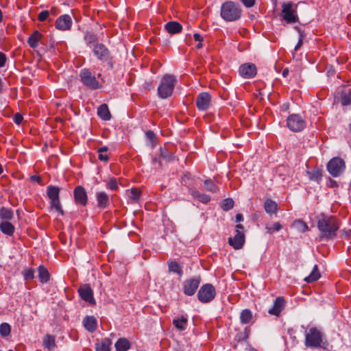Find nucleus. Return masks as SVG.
I'll return each instance as SVG.
<instances>
[{
	"mask_svg": "<svg viewBox=\"0 0 351 351\" xmlns=\"http://www.w3.org/2000/svg\"><path fill=\"white\" fill-rule=\"evenodd\" d=\"M317 228L321 232L322 237L328 240L336 236L339 225L335 217L322 215L317 221Z\"/></svg>",
	"mask_w": 351,
	"mask_h": 351,
	"instance_id": "obj_1",
	"label": "nucleus"
},
{
	"mask_svg": "<svg viewBox=\"0 0 351 351\" xmlns=\"http://www.w3.org/2000/svg\"><path fill=\"white\" fill-rule=\"evenodd\" d=\"M305 346L310 348H324L327 347V342L324 339L322 332L316 327H312L306 332Z\"/></svg>",
	"mask_w": 351,
	"mask_h": 351,
	"instance_id": "obj_2",
	"label": "nucleus"
},
{
	"mask_svg": "<svg viewBox=\"0 0 351 351\" xmlns=\"http://www.w3.org/2000/svg\"><path fill=\"white\" fill-rule=\"evenodd\" d=\"M241 14L242 9L237 3L229 1L221 5V16L226 21H235L241 18Z\"/></svg>",
	"mask_w": 351,
	"mask_h": 351,
	"instance_id": "obj_3",
	"label": "nucleus"
},
{
	"mask_svg": "<svg viewBox=\"0 0 351 351\" xmlns=\"http://www.w3.org/2000/svg\"><path fill=\"white\" fill-rule=\"evenodd\" d=\"M176 78L173 75L166 74L160 80L158 87V95L161 99H167L170 97L176 84Z\"/></svg>",
	"mask_w": 351,
	"mask_h": 351,
	"instance_id": "obj_4",
	"label": "nucleus"
},
{
	"mask_svg": "<svg viewBox=\"0 0 351 351\" xmlns=\"http://www.w3.org/2000/svg\"><path fill=\"white\" fill-rule=\"evenodd\" d=\"M215 288L210 283L202 285L197 293V298L202 303H208L211 302L215 298Z\"/></svg>",
	"mask_w": 351,
	"mask_h": 351,
	"instance_id": "obj_5",
	"label": "nucleus"
},
{
	"mask_svg": "<svg viewBox=\"0 0 351 351\" xmlns=\"http://www.w3.org/2000/svg\"><path fill=\"white\" fill-rule=\"evenodd\" d=\"M282 19L288 23H295L298 21L296 5L291 3H284L282 9Z\"/></svg>",
	"mask_w": 351,
	"mask_h": 351,
	"instance_id": "obj_6",
	"label": "nucleus"
},
{
	"mask_svg": "<svg viewBox=\"0 0 351 351\" xmlns=\"http://www.w3.org/2000/svg\"><path fill=\"white\" fill-rule=\"evenodd\" d=\"M60 188L58 186L50 185L47 186V194L51 200V207L57 212L63 214L61 208V204L59 199Z\"/></svg>",
	"mask_w": 351,
	"mask_h": 351,
	"instance_id": "obj_7",
	"label": "nucleus"
},
{
	"mask_svg": "<svg viewBox=\"0 0 351 351\" xmlns=\"http://www.w3.org/2000/svg\"><path fill=\"white\" fill-rule=\"evenodd\" d=\"M93 52L99 60L108 62L111 69L113 67V64L111 61L110 53L104 44H95L93 48Z\"/></svg>",
	"mask_w": 351,
	"mask_h": 351,
	"instance_id": "obj_8",
	"label": "nucleus"
},
{
	"mask_svg": "<svg viewBox=\"0 0 351 351\" xmlns=\"http://www.w3.org/2000/svg\"><path fill=\"white\" fill-rule=\"evenodd\" d=\"M80 80L82 84L92 90L99 88L101 85L96 80L95 75H93L88 69H83L80 73Z\"/></svg>",
	"mask_w": 351,
	"mask_h": 351,
	"instance_id": "obj_9",
	"label": "nucleus"
},
{
	"mask_svg": "<svg viewBox=\"0 0 351 351\" xmlns=\"http://www.w3.org/2000/svg\"><path fill=\"white\" fill-rule=\"evenodd\" d=\"M288 128L295 132H300L306 127V121L298 114H292L287 119Z\"/></svg>",
	"mask_w": 351,
	"mask_h": 351,
	"instance_id": "obj_10",
	"label": "nucleus"
},
{
	"mask_svg": "<svg viewBox=\"0 0 351 351\" xmlns=\"http://www.w3.org/2000/svg\"><path fill=\"white\" fill-rule=\"evenodd\" d=\"M345 169V162L340 158H332L327 165V170L333 177L339 176Z\"/></svg>",
	"mask_w": 351,
	"mask_h": 351,
	"instance_id": "obj_11",
	"label": "nucleus"
},
{
	"mask_svg": "<svg viewBox=\"0 0 351 351\" xmlns=\"http://www.w3.org/2000/svg\"><path fill=\"white\" fill-rule=\"evenodd\" d=\"M201 282L199 276H195L183 282V292L185 295L191 296L196 292Z\"/></svg>",
	"mask_w": 351,
	"mask_h": 351,
	"instance_id": "obj_12",
	"label": "nucleus"
},
{
	"mask_svg": "<svg viewBox=\"0 0 351 351\" xmlns=\"http://www.w3.org/2000/svg\"><path fill=\"white\" fill-rule=\"evenodd\" d=\"M228 243L235 250H240L245 243V234L242 231L236 230V234L234 237L228 239Z\"/></svg>",
	"mask_w": 351,
	"mask_h": 351,
	"instance_id": "obj_13",
	"label": "nucleus"
},
{
	"mask_svg": "<svg viewBox=\"0 0 351 351\" xmlns=\"http://www.w3.org/2000/svg\"><path fill=\"white\" fill-rule=\"evenodd\" d=\"M74 199L77 204L86 206L88 202L87 193L85 189L82 186H77L74 189Z\"/></svg>",
	"mask_w": 351,
	"mask_h": 351,
	"instance_id": "obj_14",
	"label": "nucleus"
},
{
	"mask_svg": "<svg viewBox=\"0 0 351 351\" xmlns=\"http://www.w3.org/2000/svg\"><path fill=\"white\" fill-rule=\"evenodd\" d=\"M256 67L254 64H243L239 67L240 75L246 79L254 77L256 75Z\"/></svg>",
	"mask_w": 351,
	"mask_h": 351,
	"instance_id": "obj_15",
	"label": "nucleus"
},
{
	"mask_svg": "<svg viewBox=\"0 0 351 351\" xmlns=\"http://www.w3.org/2000/svg\"><path fill=\"white\" fill-rule=\"evenodd\" d=\"M210 95L208 93H201L196 99L197 108L199 110H206L210 106Z\"/></svg>",
	"mask_w": 351,
	"mask_h": 351,
	"instance_id": "obj_16",
	"label": "nucleus"
},
{
	"mask_svg": "<svg viewBox=\"0 0 351 351\" xmlns=\"http://www.w3.org/2000/svg\"><path fill=\"white\" fill-rule=\"evenodd\" d=\"M72 19L70 15L63 14L59 16L56 21V27L58 29L66 31L71 29Z\"/></svg>",
	"mask_w": 351,
	"mask_h": 351,
	"instance_id": "obj_17",
	"label": "nucleus"
},
{
	"mask_svg": "<svg viewBox=\"0 0 351 351\" xmlns=\"http://www.w3.org/2000/svg\"><path fill=\"white\" fill-rule=\"evenodd\" d=\"M80 296L82 300L90 304H95V300L93 298V292L89 285H85L81 287L78 290Z\"/></svg>",
	"mask_w": 351,
	"mask_h": 351,
	"instance_id": "obj_18",
	"label": "nucleus"
},
{
	"mask_svg": "<svg viewBox=\"0 0 351 351\" xmlns=\"http://www.w3.org/2000/svg\"><path fill=\"white\" fill-rule=\"evenodd\" d=\"M285 302L282 297L276 298L273 306L268 311L269 313L278 316L285 307Z\"/></svg>",
	"mask_w": 351,
	"mask_h": 351,
	"instance_id": "obj_19",
	"label": "nucleus"
},
{
	"mask_svg": "<svg viewBox=\"0 0 351 351\" xmlns=\"http://www.w3.org/2000/svg\"><path fill=\"white\" fill-rule=\"evenodd\" d=\"M187 324L188 318L185 315H181L173 319V325L180 331L184 330L186 328Z\"/></svg>",
	"mask_w": 351,
	"mask_h": 351,
	"instance_id": "obj_20",
	"label": "nucleus"
},
{
	"mask_svg": "<svg viewBox=\"0 0 351 351\" xmlns=\"http://www.w3.org/2000/svg\"><path fill=\"white\" fill-rule=\"evenodd\" d=\"M165 28L170 34H175L182 31V26L180 23L172 21L166 23Z\"/></svg>",
	"mask_w": 351,
	"mask_h": 351,
	"instance_id": "obj_21",
	"label": "nucleus"
},
{
	"mask_svg": "<svg viewBox=\"0 0 351 351\" xmlns=\"http://www.w3.org/2000/svg\"><path fill=\"white\" fill-rule=\"evenodd\" d=\"M96 199L97 202V206L101 208H105L109 205V197L108 194L105 192L97 193Z\"/></svg>",
	"mask_w": 351,
	"mask_h": 351,
	"instance_id": "obj_22",
	"label": "nucleus"
},
{
	"mask_svg": "<svg viewBox=\"0 0 351 351\" xmlns=\"http://www.w3.org/2000/svg\"><path fill=\"white\" fill-rule=\"evenodd\" d=\"M83 324L87 330L94 332L97 328V321L93 316H87L84 319Z\"/></svg>",
	"mask_w": 351,
	"mask_h": 351,
	"instance_id": "obj_23",
	"label": "nucleus"
},
{
	"mask_svg": "<svg viewBox=\"0 0 351 351\" xmlns=\"http://www.w3.org/2000/svg\"><path fill=\"white\" fill-rule=\"evenodd\" d=\"M0 230L2 233L8 236H11L14 234L15 228L14 226L10 221H1Z\"/></svg>",
	"mask_w": 351,
	"mask_h": 351,
	"instance_id": "obj_24",
	"label": "nucleus"
},
{
	"mask_svg": "<svg viewBox=\"0 0 351 351\" xmlns=\"http://www.w3.org/2000/svg\"><path fill=\"white\" fill-rule=\"evenodd\" d=\"M98 116L104 121H108L111 118V115L106 104H101L97 110Z\"/></svg>",
	"mask_w": 351,
	"mask_h": 351,
	"instance_id": "obj_25",
	"label": "nucleus"
},
{
	"mask_svg": "<svg viewBox=\"0 0 351 351\" xmlns=\"http://www.w3.org/2000/svg\"><path fill=\"white\" fill-rule=\"evenodd\" d=\"M84 40L87 46L90 47V45H94L98 43L97 36L92 32H86L84 35Z\"/></svg>",
	"mask_w": 351,
	"mask_h": 351,
	"instance_id": "obj_26",
	"label": "nucleus"
},
{
	"mask_svg": "<svg viewBox=\"0 0 351 351\" xmlns=\"http://www.w3.org/2000/svg\"><path fill=\"white\" fill-rule=\"evenodd\" d=\"M111 343L110 339L104 338L95 344V350L96 351H110Z\"/></svg>",
	"mask_w": 351,
	"mask_h": 351,
	"instance_id": "obj_27",
	"label": "nucleus"
},
{
	"mask_svg": "<svg viewBox=\"0 0 351 351\" xmlns=\"http://www.w3.org/2000/svg\"><path fill=\"white\" fill-rule=\"evenodd\" d=\"M14 217V213L11 208L1 207L0 208V218L1 221H9Z\"/></svg>",
	"mask_w": 351,
	"mask_h": 351,
	"instance_id": "obj_28",
	"label": "nucleus"
},
{
	"mask_svg": "<svg viewBox=\"0 0 351 351\" xmlns=\"http://www.w3.org/2000/svg\"><path fill=\"white\" fill-rule=\"evenodd\" d=\"M41 34L36 30L28 38L27 43L32 48H36L38 45V41L41 38Z\"/></svg>",
	"mask_w": 351,
	"mask_h": 351,
	"instance_id": "obj_29",
	"label": "nucleus"
},
{
	"mask_svg": "<svg viewBox=\"0 0 351 351\" xmlns=\"http://www.w3.org/2000/svg\"><path fill=\"white\" fill-rule=\"evenodd\" d=\"M117 351H127L130 348L129 341L125 338L119 339L115 343Z\"/></svg>",
	"mask_w": 351,
	"mask_h": 351,
	"instance_id": "obj_30",
	"label": "nucleus"
},
{
	"mask_svg": "<svg viewBox=\"0 0 351 351\" xmlns=\"http://www.w3.org/2000/svg\"><path fill=\"white\" fill-rule=\"evenodd\" d=\"M38 278L42 283H46L49 280V273L44 266L38 268Z\"/></svg>",
	"mask_w": 351,
	"mask_h": 351,
	"instance_id": "obj_31",
	"label": "nucleus"
},
{
	"mask_svg": "<svg viewBox=\"0 0 351 351\" xmlns=\"http://www.w3.org/2000/svg\"><path fill=\"white\" fill-rule=\"evenodd\" d=\"M319 278H320V274L318 271L317 265H315L313 267V269L311 273L304 278V280L306 282L309 283V282H313L317 280Z\"/></svg>",
	"mask_w": 351,
	"mask_h": 351,
	"instance_id": "obj_32",
	"label": "nucleus"
},
{
	"mask_svg": "<svg viewBox=\"0 0 351 351\" xmlns=\"http://www.w3.org/2000/svg\"><path fill=\"white\" fill-rule=\"evenodd\" d=\"M56 346L55 337L53 335H47L43 339V346L49 350H51Z\"/></svg>",
	"mask_w": 351,
	"mask_h": 351,
	"instance_id": "obj_33",
	"label": "nucleus"
},
{
	"mask_svg": "<svg viewBox=\"0 0 351 351\" xmlns=\"http://www.w3.org/2000/svg\"><path fill=\"white\" fill-rule=\"evenodd\" d=\"M264 208L267 213L273 214L276 212L278 205L274 201L271 199H267L265 202Z\"/></svg>",
	"mask_w": 351,
	"mask_h": 351,
	"instance_id": "obj_34",
	"label": "nucleus"
},
{
	"mask_svg": "<svg viewBox=\"0 0 351 351\" xmlns=\"http://www.w3.org/2000/svg\"><path fill=\"white\" fill-rule=\"evenodd\" d=\"M307 174L309 179L313 181L319 182L322 180V171L318 169H315L312 171H308Z\"/></svg>",
	"mask_w": 351,
	"mask_h": 351,
	"instance_id": "obj_35",
	"label": "nucleus"
},
{
	"mask_svg": "<svg viewBox=\"0 0 351 351\" xmlns=\"http://www.w3.org/2000/svg\"><path fill=\"white\" fill-rule=\"evenodd\" d=\"M252 317V312L248 309H244L241 311L240 315L241 322L242 324H248Z\"/></svg>",
	"mask_w": 351,
	"mask_h": 351,
	"instance_id": "obj_36",
	"label": "nucleus"
},
{
	"mask_svg": "<svg viewBox=\"0 0 351 351\" xmlns=\"http://www.w3.org/2000/svg\"><path fill=\"white\" fill-rule=\"evenodd\" d=\"M168 267H169V271L170 272L176 273L180 276H182V269L180 265L177 262H175V261L170 262L168 265Z\"/></svg>",
	"mask_w": 351,
	"mask_h": 351,
	"instance_id": "obj_37",
	"label": "nucleus"
},
{
	"mask_svg": "<svg viewBox=\"0 0 351 351\" xmlns=\"http://www.w3.org/2000/svg\"><path fill=\"white\" fill-rule=\"evenodd\" d=\"M293 226L300 232H305L308 230V228L306 223L302 220H296L293 222Z\"/></svg>",
	"mask_w": 351,
	"mask_h": 351,
	"instance_id": "obj_38",
	"label": "nucleus"
},
{
	"mask_svg": "<svg viewBox=\"0 0 351 351\" xmlns=\"http://www.w3.org/2000/svg\"><path fill=\"white\" fill-rule=\"evenodd\" d=\"M204 187L208 191L217 193L219 189L213 180L208 179L204 181Z\"/></svg>",
	"mask_w": 351,
	"mask_h": 351,
	"instance_id": "obj_39",
	"label": "nucleus"
},
{
	"mask_svg": "<svg viewBox=\"0 0 351 351\" xmlns=\"http://www.w3.org/2000/svg\"><path fill=\"white\" fill-rule=\"evenodd\" d=\"M141 197V191L136 188H132L130 191L129 198L133 202H137Z\"/></svg>",
	"mask_w": 351,
	"mask_h": 351,
	"instance_id": "obj_40",
	"label": "nucleus"
},
{
	"mask_svg": "<svg viewBox=\"0 0 351 351\" xmlns=\"http://www.w3.org/2000/svg\"><path fill=\"white\" fill-rule=\"evenodd\" d=\"M11 331L10 326L8 323H2L0 325V334L2 337H7Z\"/></svg>",
	"mask_w": 351,
	"mask_h": 351,
	"instance_id": "obj_41",
	"label": "nucleus"
},
{
	"mask_svg": "<svg viewBox=\"0 0 351 351\" xmlns=\"http://www.w3.org/2000/svg\"><path fill=\"white\" fill-rule=\"evenodd\" d=\"M234 206V201L231 198L225 199L221 204L223 210H229Z\"/></svg>",
	"mask_w": 351,
	"mask_h": 351,
	"instance_id": "obj_42",
	"label": "nucleus"
},
{
	"mask_svg": "<svg viewBox=\"0 0 351 351\" xmlns=\"http://www.w3.org/2000/svg\"><path fill=\"white\" fill-rule=\"evenodd\" d=\"M160 156L163 159L168 161L172 160L173 159V154L171 152H168V150H167L166 149H163L161 147L160 149Z\"/></svg>",
	"mask_w": 351,
	"mask_h": 351,
	"instance_id": "obj_43",
	"label": "nucleus"
},
{
	"mask_svg": "<svg viewBox=\"0 0 351 351\" xmlns=\"http://www.w3.org/2000/svg\"><path fill=\"white\" fill-rule=\"evenodd\" d=\"M118 187L117 180L115 178H110L107 183V188L112 191H116L118 189Z\"/></svg>",
	"mask_w": 351,
	"mask_h": 351,
	"instance_id": "obj_44",
	"label": "nucleus"
},
{
	"mask_svg": "<svg viewBox=\"0 0 351 351\" xmlns=\"http://www.w3.org/2000/svg\"><path fill=\"white\" fill-rule=\"evenodd\" d=\"M282 228V226L280 223H275L273 226H266V230L268 233L271 234L274 232H278Z\"/></svg>",
	"mask_w": 351,
	"mask_h": 351,
	"instance_id": "obj_45",
	"label": "nucleus"
},
{
	"mask_svg": "<svg viewBox=\"0 0 351 351\" xmlns=\"http://www.w3.org/2000/svg\"><path fill=\"white\" fill-rule=\"evenodd\" d=\"M25 280H32L34 278V271L32 269H27L23 272Z\"/></svg>",
	"mask_w": 351,
	"mask_h": 351,
	"instance_id": "obj_46",
	"label": "nucleus"
},
{
	"mask_svg": "<svg viewBox=\"0 0 351 351\" xmlns=\"http://www.w3.org/2000/svg\"><path fill=\"white\" fill-rule=\"evenodd\" d=\"M351 104V94L346 93L341 97V104L343 106H348Z\"/></svg>",
	"mask_w": 351,
	"mask_h": 351,
	"instance_id": "obj_47",
	"label": "nucleus"
},
{
	"mask_svg": "<svg viewBox=\"0 0 351 351\" xmlns=\"http://www.w3.org/2000/svg\"><path fill=\"white\" fill-rule=\"evenodd\" d=\"M298 32H299V34H300V38H299V40L298 42V44L295 47V51H298L300 49V47H301V45H302V43H303V38L304 36V31H302L301 29H298Z\"/></svg>",
	"mask_w": 351,
	"mask_h": 351,
	"instance_id": "obj_48",
	"label": "nucleus"
},
{
	"mask_svg": "<svg viewBox=\"0 0 351 351\" xmlns=\"http://www.w3.org/2000/svg\"><path fill=\"white\" fill-rule=\"evenodd\" d=\"M145 135H146V137L151 141L152 146H154L155 145V142H154L155 134H154V133L151 130H148L147 132H146Z\"/></svg>",
	"mask_w": 351,
	"mask_h": 351,
	"instance_id": "obj_49",
	"label": "nucleus"
},
{
	"mask_svg": "<svg viewBox=\"0 0 351 351\" xmlns=\"http://www.w3.org/2000/svg\"><path fill=\"white\" fill-rule=\"evenodd\" d=\"M49 12L47 10L42 11L39 13L38 19L40 21H45L49 16Z\"/></svg>",
	"mask_w": 351,
	"mask_h": 351,
	"instance_id": "obj_50",
	"label": "nucleus"
},
{
	"mask_svg": "<svg viewBox=\"0 0 351 351\" xmlns=\"http://www.w3.org/2000/svg\"><path fill=\"white\" fill-rule=\"evenodd\" d=\"M198 199L202 202V203H204V204H206L208 203V202H210V196H208V195H206V194H203V193H201Z\"/></svg>",
	"mask_w": 351,
	"mask_h": 351,
	"instance_id": "obj_51",
	"label": "nucleus"
},
{
	"mask_svg": "<svg viewBox=\"0 0 351 351\" xmlns=\"http://www.w3.org/2000/svg\"><path fill=\"white\" fill-rule=\"evenodd\" d=\"M243 4L247 8L254 5L256 0H241Z\"/></svg>",
	"mask_w": 351,
	"mask_h": 351,
	"instance_id": "obj_52",
	"label": "nucleus"
},
{
	"mask_svg": "<svg viewBox=\"0 0 351 351\" xmlns=\"http://www.w3.org/2000/svg\"><path fill=\"white\" fill-rule=\"evenodd\" d=\"M23 119V116L19 113H16V114H14V118H13L14 123L17 125H19L22 122Z\"/></svg>",
	"mask_w": 351,
	"mask_h": 351,
	"instance_id": "obj_53",
	"label": "nucleus"
},
{
	"mask_svg": "<svg viewBox=\"0 0 351 351\" xmlns=\"http://www.w3.org/2000/svg\"><path fill=\"white\" fill-rule=\"evenodd\" d=\"M98 158L100 160L107 162L109 160L108 156L104 152H98Z\"/></svg>",
	"mask_w": 351,
	"mask_h": 351,
	"instance_id": "obj_54",
	"label": "nucleus"
},
{
	"mask_svg": "<svg viewBox=\"0 0 351 351\" xmlns=\"http://www.w3.org/2000/svg\"><path fill=\"white\" fill-rule=\"evenodd\" d=\"M6 60V57L4 53L0 52V67H2L5 65Z\"/></svg>",
	"mask_w": 351,
	"mask_h": 351,
	"instance_id": "obj_55",
	"label": "nucleus"
},
{
	"mask_svg": "<svg viewBox=\"0 0 351 351\" xmlns=\"http://www.w3.org/2000/svg\"><path fill=\"white\" fill-rule=\"evenodd\" d=\"M195 41L202 43L203 41V37L198 33H195L193 35Z\"/></svg>",
	"mask_w": 351,
	"mask_h": 351,
	"instance_id": "obj_56",
	"label": "nucleus"
},
{
	"mask_svg": "<svg viewBox=\"0 0 351 351\" xmlns=\"http://www.w3.org/2000/svg\"><path fill=\"white\" fill-rule=\"evenodd\" d=\"M191 194L194 197H196V198L198 199L201 193L199 191H197V190H195V189H191Z\"/></svg>",
	"mask_w": 351,
	"mask_h": 351,
	"instance_id": "obj_57",
	"label": "nucleus"
},
{
	"mask_svg": "<svg viewBox=\"0 0 351 351\" xmlns=\"http://www.w3.org/2000/svg\"><path fill=\"white\" fill-rule=\"evenodd\" d=\"M152 164L153 165H158V167L161 166V162H160V159L158 158L157 157L153 158V159H152Z\"/></svg>",
	"mask_w": 351,
	"mask_h": 351,
	"instance_id": "obj_58",
	"label": "nucleus"
},
{
	"mask_svg": "<svg viewBox=\"0 0 351 351\" xmlns=\"http://www.w3.org/2000/svg\"><path fill=\"white\" fill-rule=\"evenodd\" d=\"M235 217H236L237 222H241L243 220V215L241 213L237 214Z\"/></svg>",
	"mask_w": 351,
	"mask_h": 351,
	"instance_id": "obj_59",
	"label": "nucleus"
},
{
	"mask_svg": "<svg viewBox=\"0 0 351 351\" xmlns=\"http://www.w3.org/2000/svg\"><path fill=\"white\" fill-rule=\"evenodd\" d=\"M108 150V147L107 146H104V147H100L98 149V152H104V153H106Z\"/></svg>",
	"mask_w": 351,
	"mask_h": 351,
	"instance_id": "obj_60",
	"label": "nucleus"
},
{
	"mask_svg": "<svg viewBox=\"0 0 351 351\" xmlns=\"http://www.w3.org/2000/svg\"><path fill=\"white\" fill-rule=\"evenodd\" d=\"M289 74V69L287 68L285 69L283 71H282V76L283 77H287Z\"/></svg>",
	"mask_w": 351,
	"mask_h": 351,
	"instance_id": "obj_61",
	"label": "nucleus"
},
{
	"mask_svg": "<svg viewBox=\"0 0 351 351\" xmlns=\"http://www.w3.org/2000/svg\"><path fill=\"white\" fill-rule=\"evenodd\" d=\"M31 179L33 181L38 182L39 180H40V178L38 176H33L31 177Z\"/></svg>",
	"mask_w": 351,
	"mask_h": 351,
	"instance_id": "obj_62",
	"label": "nucleus"
},
{
	"mask_svg": "<svg viewBox=\"0 0 351 351\" xmlns=\"http://www.w3.org/2000/svg\"><path fill=\"white\" fill-rule=\"evenodd\" d=\"M236 230H239L240 231V230H243V225L241 224H237L236 226Z\"/></svg>",
	"mask_w": 351,
	"mask_h": 351,
	"instance_id": "obj_63",
	"label": "nucleus"
},
{
	"mask_svg": "<svg viewBox=\"0 0 351 351\" xmlns=\"http://www.w3.org/2000/svg\"><path fill=\"white\" fill-rule=\"evenodd\" d=\"M3 86V82L1 80V78L0 77V93L2 92Z\"/></svg>",
	"mask_w": 351,
	"mask_h": 351,
	"instance_id": "obj_64",
	"label": "nucleus"
}]
</instances>
